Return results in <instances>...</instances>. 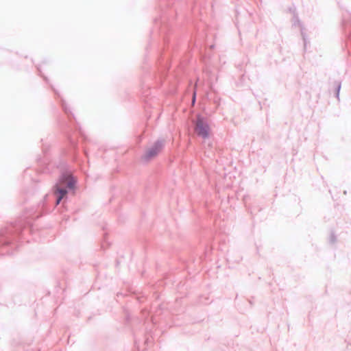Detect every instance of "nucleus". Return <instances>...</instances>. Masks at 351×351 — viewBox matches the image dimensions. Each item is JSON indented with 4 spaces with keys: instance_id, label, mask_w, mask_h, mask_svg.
<instances>
[{
    "instance_id": "f257e3e1",
    "label": "nucleus",
    "mask_w": 351,
    "mask_h": 351,
    "mask_svg": "<svg viewBox=\"0 0 351 351\" xmlns=\"http://www.w3.org/2000/svg\"><path fill=\"white\" fill-rule=\"evenodd\" d=\"M75 180L71 176L63 177L56 186L55 194L57 195L56 204H58L61 199L66 195V188L73 189Z\"/></svg>"
},
{
    "instance_id": "f03ea898",
    "label": "nucleus",
    "mask_w": 351,
    "mask_h": 351,
    "mask_svg": "<svg viewBox=\"0 0 351 351\" xmlns=\"http://www.w3.org/2000/svg\"><path fill=\"white\" fill-rule=\"evenodd\" d=\"M195 131L204 138H207L209 135V127L199 116L197 117Z\"/></svg>"
},
{
    "instance_id": "7ed1b4c3",
    "label": "nucleus",
    "mask_w": 351,
    "mask_h": 351,
    "mask_svg": "<svg viewBox=\"0 0 351 351\" xmlns=\"http://www.w3.org/2000/svg\"><path fill=\"white\" fill-rule=\"evenodd\" d=\"M162 147V144L160 142L156 143L152 147H151L146 154V156L148 158H152L156 156Z\"/></svg>"
},
{
    "instance_id": "20e7f679",
    "label": "nucleus",
    "mask_w": 351,
    "mask_h": 351,
    "mask_svg": "<svg viewBox=\"0 0 351 351\" xmlns=\"http://www.w3.org/2000/svg\"><path fill=\"white\" fill-rule=\"evenodd\" d=\"M195 102V95H193V103Z\"/></svg>"
}]
</instances>
